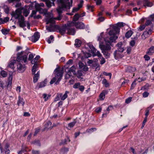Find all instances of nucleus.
Returning a JSON list of instances; mask_svg holds the SVG:
<instances>
[{
	"mask_svg": "<svg viewBox=\"0 0 154 154\" xmlns=\"http://www.w3.org/2000/svg\"><path fill=\"white\" fill-rule=\"evenodd\" d=\"M103 32H101L98 38V41H99L100 43V48L102 52L103 51H110L111 49L110 45H111L112 42L115 40L112 41L109 39V40L107 38H103Z\"/></svg>",
	"mask_w": 154,
	"mask_h": 154,
	"instance_id": "1",
	"label": "nucleus"
},
{
	"mask_svg": "<svg viewBox=\"0 0 154 154\" xmlns=\"http://www.w3.org/2000/svg\"><path fill=\"white\" fill-rule=\"evenodd\" d=\"M124 24L123 23L119 22L115 25H112V29L110 30L109 32V35L111 36L109 37L111 41L116 40L118 38L117 34H119L120 28L124 26Z\"/></svg>",
	"mask_w": 154,
	"mask_h": 154,
	"instance_id": "2",
	"label": "nucleus"
},
{
	"mask_svg": "<svg viewBox=\"0 0 154 154\" xmlns=\"http://www.w3.org/2000/svg\"><path fill=\"white\" fill-rule=\"evenodd\" d=\"M63 73V69H61L60 67L58 66L54 70V74L55 76L51 79L50 82V84H52L55 82V85H58L61 80Z\"/></svg>",
	"mask_w": 154,
	"mask_h": 154,
	"instance_id": "3",
	"label": "nucleus"
},
{
	"mask_svg": "<svg viewBox=\"0 0 154 154\" xmlns=\"http://www.w3.org/2000/svg\"><path fill=\"white\" fill-rule=\"evenodd\" d=\"M63 0H57V2H60L61 3L60 5L58 6V8L57 9V11L58 14H62L63 11L66 10L67 9H69L70 7L72 6V0H71V3L68 2L66 3L62 2Z\"/></svg>",
	"mask_w": 154,
	"mask_h": 154,
	"instance_id": "4",
	"label": "nucleus"
},
{
	"mask_svg": "<svg viewBox=\"0 0 154 154\" xmlns=\"http://www.w3.org/2000/svg\"><path fill=\"white\" fill-rule=\"evenodd\" d=\"M24 51H22L20 52H19L17 54V58L16 60L19 62H20L23 61L24 63H26L27 62V54H25L23 55V54Z\"/></svg>",
	"mask_w": 154,
	"mask_h": 154,
	"instance_id": "5",
	"label": "nucleus"
},
{
	"mask_svg": "<svg viewBox=\"0 0 154 154\" xmlns=\"http://www.w3.org/2000/svg\"><path fill=\"white\" fill-rule=\"evenodd\" d=\"M54 29L56 31L60 33L62 35H63L67 29L66 25L65 24L60 26L58 25H54Z\"/></svg>",
	"mask_w": 154,
	"mask_h": 154,
	"instance_id": "6",
	"label": "nucleus"
},
{
	"mask_svg": "<svg viewBox=\"0 0 154 154\" xmlns=\"http://www.w3.org/2000/svg\"><path fill=\"white\" fill-rule=\"evenodd\" d=\"M12 17H14L16 19L21 18L23 16L22 14V9L19 8L16 10L15 12L12 11L11 14Z\"/></svg>",
	"mask_w": 154,
	"mask_h": 154,
	"instance_id": "7",
	"label": "nucleus"
},
{
	"mask_svg": "<svg viewBox=\"0 0 154 154\" xmlns=\"http://www.w3.org/2000/svg\"><path fill=\"white\" fill-rule=\"evenodd\" d=\"M9 147L10 145L9 143H7L5 146V149H4L2 146L1 143H0V150L1 153H2L5 152V154H9L10 152V150L9 149Z\"/></svg>",
	"mask_w": 154,
	"mask_h": 154,
	"instance_id": "8",
	"label": "nucleus"
},
{
	"mask_svg": "<svg viewBox=\"0 0 154 154\" xmlns=\"http://www.w3.org/2000/svg\"><path fill=\"white\" fill-rule=\"evenodd\" d=\"M153 25H152V26L149 28H146V31H144L142 35V37L146 38L149 37V35L151 34L152 31L153 30Z\"/></svg>",
	"mask_w": 154,
	"mask_h": 154,
	"instance_id": "9",
	"label": "nucleus"
},
{
	"mask_svg": "<svg viewBox=\"0 0 154 154\" xmlns=\"http://www.w3.org/2000/svg\"><path fill=\"white\" fill-rule=\"evenodd\" d=\"M40 34L38 32H35L33 35L30 37L31 41L33 42L37 41L40 37Z\"/></svg>",
	"mask_w": 154,
	"mask_h": 154,
	"instance_id": "10",
	"label": "nucleus"
},
{
	"mask_svg": "<svg viewBox=\"0 0 154 154\" xmlns=\"http://www.w3.org/2000/svg\"><path fill=\"white\" fill-rule=\"evenodd\" d=\"M17 19L18 20V23L20 27L23 28L26 26V21H25V18L23 16H22L21 18Z\"/></svg>",
	"mask_w": 154,
	"mask_h": 154,
	"instance_id": "11",
	"label": "nucleus"
},
{
	"mask_svg": "<svg viewBox=\"0 0 154 154\" xmlns=\"http://www.w3.org/2000/svg\"><path fill=\"white\" fill-rule=\"evenodd\" d=\"M153 5V3L149 0H143V6L145 8L151 7Z\"/></svg>",
	"mask_w": 154,
	"mask_h": 154,
	"instance_id": "12",
	"label": "nucleus"
},
{
	"mask_svg": "<svg viewBox=\"0 0 154 154\" xmlns=\"http://www.w3.org/2000/svg\"><path fill=\"white\" fill-rule=\"evenodd\" d=\"M74 26L78 29H83L85 28V25L84 24L81 22H75L73 23Z\"/></svg>",
	"mask_w": 154,
	"mask_h": 154,
	"instance_id": "13",
	"label": "nucleus"
},
{
	"mask_svg": "<svg viewBox=\"0 0 154 154\" xmlns=\"http://www.w3.org/2000/svg\"><path fill=\"white\" fill-rule=\"evenodd\" d=\"M17 68L18 71L19 72H23L26 69V66L25 65H22L20 63L17 65Z\"/></svg>",
	"mask_w": 154,
	"mask_h": 154,
	"instance_id": "14",
	"label": "nucleus"
},
{
	"mask_svg": "<svg viewBox=\"0 0 154 154\" xmlns=\"http://www.w3.org/2000/svg\"><path fill=\"white\" fill-rule=\"evenodd\" d=\"M113 55L115 59L117 60L119 59L122 58L124 56L122 54L117 52V51L116 50L113 53Z\"/></svg>",
	"mask_w": 154,
	"mask_h": 154,
	"instance_id": "15",
	"label": "nucleus"
},
{
	"mask_svg": "<svg viewBox=\"0 0 154 154\" xmlns=\"http://www.w3.org/2000/svg\"><path fill=\"white\" fill-rule=\"evenodd\" d=\"M109 92L108 90H104L100 93L99 96V99L100 100H103L105 97V95L107 94Z\"/></svg>",
	"mask_w": 154,
	"mask_h": 154,
	"instance_id": "16",
	"label": "nucleus"
},
{
	"mask_svg": "<svg viewBox=\"0 0 154 154\" xmlns=\"http://www.w3.org/2000/svg\"><path fill=\"white\" fill-rule=\"evenodd\" d=\"M44 2H45V4L47 7L48 8H49L51 7V4H53V5H54V2L55 1V0H43Z\"/></svg>",
	"mask_w": 154,
	"mask_h": 154,
	"instance_id": "17",
	"label": "nucleus"
},
{
	"mask_svg": "<svg viewBox=\"0 0 154 154\" xmlns=\"http://www.w3.org/2000/svg\"><path fill=\"white\" fill-rule=\"evenodd\" d=\"M47 82V80L46 79L43 81L38 83L37 87H38V88L44 87L46 85Z\"/></svg>",
	"mask_w": 154,
	"mask_h": 154,
	"instance_id": "18",
	"label": "nucleus"
},
{
	"mask_svg": "<svg viewBox=\"0 0 154 154\" xmlns=\"http://www.w3.org/2000/svg\"><path fill=\"white\" fill-rule=\"evenodd\" d=\"M66 30L68 34L72 35H74L75 34V31L74 28H72L69 27H67Z\"/></svg>",
	"mask_w": 154,
	"mask_h": 154,
	"instance_id": "19",
	"label": "nucleus"
},
{
	"mask_svg": "<svg viewBox=\"0 0 154 154\" xmlns=\"http://www.w3.org/2000/svg\"><path fill=\"white\" fill-rule=\"evenodd\" d=\"M22 104L23 106H24L25 104L24 100L23 97H21L20 95L18 97V100L17 102V105L18 106H20V104Z\"/></svg>",
	"mask_w": 154,
	"mask_h": 154,
	"instance_id": "20",
	"label": "nucleus"
},
{
	"mask_svg": "<svg viewBox=\"0 0 154 154\" xmlns=\"http://www.w3.org/2000/svg\"><path fill=\"white\" fill-rule=\"evenodd\" d=\"M70 140L69 137L68 136H66V138L64 139L63 140H62L61 142L60 143V145H64L67 144L68 142H70Z\"/></svg>",
	"mask_w": 154,
	"mask_h": 154,
	"instance_id": "21",
	"label": "nucleus"
},
{
	"mask_svg": "<svg viewBox=\"0 0 154 154\" xmlns=\"http://www.w3.org/2000/svg\"><path fill=\"white\" fill-rule=\"evenodd\" d=\"M136 70V69L134 67L128 66L125 69V71L128 72H134Z\"/></svg>",
	"mask_w": 154,
	"mask_h": 154,
	"instance_id": "22",
	"label": "nucleus"
},
{
	"mask_svg": "<svg viewBox=\"0 0 154 154\" xmlns=\"http://www.w3.org/2000/svg\"><path fill=\"white\" fill-rule=\"evenodd\" d=\"M154 53V46H151L148 49L146 54L149 55H152Z\"/></svg>",
	"mask_w": 154,
	"mask_h": 154,
	"instance_id": "23",
	"label": "nucleus"
},
{
	"mask_svg": "<svg viewBox=\"0 0 154 154\" xmlns=\"http://www.w3.org/2000/svg\"><path fill=\"white\" fill-rule=\"evenodd\" d=\"M82 43V41L81 40L78 39H76L75 40V46L76 47H79L80 46Z\"/></svg>",
	"mask_w": 154,
	"mask_h": 154,
	"instance_id": "24",
	"label": "nucleus"
},
{
	"mask_svg": "<svg viewBox=\"0 0 154 154\" xmlns=\"http://www.w3.org/2000/svg\"><path fill=\"white\" fill-rule=\"evenodd\" d=\"M74 75H76L78 79H80L81 77L83 75L82 71L79 70H78L77 72H75V74Z\"/></svg>",
	"mask_w": 154,
	"mask_h": 154,
	"instance_id": "25",
	"label": "nucleus"
},
{
	"mask_svg": "<svg viewBox=\"0 0 154 154\" xmlns=\"http://www.w3.org/2000/svg\"><path fill=\"white\" fill-rule=\"evenodd\" d=\"M110 51H103L102 52L106 58L108 59L110 57Z\"/></svg>",
	"mask_w": 154,
	"mask_h": 154,
	"instance_id": "26",
	"label": "nucleus"
},
{
	"mask_svg": "<svg viewBox=\"0 0 154 154\" xmlns=\"http://www.w3.org/2000/svg\"><path fill=\"white\" fill-rule=\"evenodd\" d=\"M69 93V92L67 91H66L65 93L63 94V95L62 96V94H59L60 97H61V99L62 100H65L67 97V94Z\"/></svg>",
	"mask_w": 154,
	"mask_h": 154,
	"instance_id": "27",
	"label": "nucleus"
},
{
	"mask_svg": "<svg viewBox=\"0 0 154 154\" xmlns=\"http://www.w3.org/2000/svg\"><path fill=\"white\" fill-rule=\"evenodd\" d=\"M81 17V15L78 13H77L73 16V21L76 22L78 20L80 17Z\"/></svg>",
	"mask_w": 154,
	"mask_h": 154,
	"instance_id": "28",
	"label": "nucleus"
},
{
	"mask_svg": "<svg viewBox=\"0 0 154 154\" xmlns=\"http://www.w3.org/2000/svg\"><path fill=\"white\" fill-rule=\"evenodd\" d=\"M51 122L50 121H48L46 122L45 124V129H49L51 127Z\"/></svg>",
	"mask_w": 154,
	"mask_h": 154,
	"instance_id": "29",
	"label": "nucleus"
},
{
	"mask_svg": "<svg viewBox=\"0 0 154 154\" xmlns=\"http://www.w3.org/2000/svg\"><path fill=\"white\" fill-rule=\"evenodd\" d=\"M51 95L44 93L42 94V97L45 101H46L51 98Z\"/></svg>",
	"mask_w": 154,
	"mask_h": 154,
	"instance_id": "30",
	"label": "nucleus"
},
{
	"mask_svg": "<svg viewBox=\"0 0 154 154\" xmlns=\"http://www.w3.org/2000/svg\"><path fill=\"white\" fill-rule=\"evenodd\" d=\"M4 11L7 14H8L9 13L10 8L7 5H4L3 6Z\"/></svg>",
	"mask_w": 154,
	"mask_h": 154,
	"instance_id": "31",
	"label": "nucleus"
},
{
	"mask_svg": "<svg viewBox=\"0 0 154 154\" xmlns=\"http://www.w3.org/2000/svg\"><path fill=\"white\" fill-rule=\"evenodd\" d=\"M102 84L104 85L106 88H107L109 86V84L106 79H103L102 81Z\"/></svg>",
	"mask_w": 154,
	"mask_h": 154,
	"instance_id": "32",
	"label": "nucleus"
},
{
	"mask_svg": "<svg viewBox=\"0 0 154 154\" xmlns=\"http://www.w3.org/2000/svg\"><path fill=\"white\" fill-rule=\"evenodd\" d=\"M133 33V32L131 30L128 31L125 34V36L127 38H128L131 36Z\"/></svg>",
	"mask_w": 154,
	"mask_h": 154,
	"instance_id": "33",
	"label": "nucleus"
},
{
	"mask_svg": "<svg viewBox=\"0 0 154 154\" xmlns=\"http://www.w3.org/2000/svg\"><path fill=\"white\" fill-rule=\"evenodd\" d=\"M54 25H53L52 24H51L50 26H48L46 28L47 30L49 31L50 32L54 31Z\"/></svg>",
	"mask_w": 154,
	"mask_h": 154,
	"instance_id": "34",
	"label": "nucleus"
},
{
	"mask_svg": "<svg viewBox=\"0 0 154 154\" xmlns=\"http://www.w3.org/2000/svg\"><path fill=\"white\" fill-rule=\"evenodd\" d=\"M76 68L74 66H73L71 67L68 70V72H72L74 75L75 74V70Z\"/></svg>",
	"mask_w": 154,
	"mask_h": 154,
	"instance_id": "35",
	"label": "nucleus"
},
{
	"mask_svg": "<svg viewBox=\"0 0 154 154\" xmlns=\"http://www.w3.org/2000/svg\"><path fill=\"white\" fill-rule=\"evenodd\" d=\"M16 60H14L12 61H11L9 63L8 66L12 69H14V64L15 63Z\"/></svg>",
	"mask_w": 154,
	"mask_h": 154,
	"instance_id": "36",
	"label": "nucleus"
},
{
	"mask_svg": "<svg viewBox=\"0 0 154 154\" xmlns=\"http://www.w3.org/2000/svg\"><path fill=\"white\" fill-rule=\"evenodd\" d=\"M32 143L39 146H41L40 141L38 140L35 139L34 141L32 142Z\"/></svg>",
	"mask_w": 154,
	"mask_h": 154,
	"instance_id": "37",
	"label": "nucleus"
},
{
	"mask_svg": "<svg viewBox=\"0 0 154 154\" xmlns=\"http://www.w3.org/2000/svg\"><path fill=\"white\" fill-rule=\"evenodd\" d=\"M10 30L9 29H2L1 31L3 34L6 35L9 33Z\"/></svg>",
	"mask_w": 154,
	"mask_h": 154,
	"instance_id": "38",
	"label": "nucleus"
},
{
	"mask_svg": "<svg viewBox=\"0 0 154 154\" xmlns=\"http://www.w3.org/2000/svg\"><path fill=\"white\" fill-rule=\"evenodd\" d=\"M76 123V121L75 119L73 121L68 124V126L70 128L73 127Z\"/></svg>",
	"mask_w": 154,
	"mask_h": 154,
	"instance_id": "39",
	"label": "nucleus"
},
{
	"mask_svg": "<svg viewBox=\"0 0 154 154\" xmlns=\"http://www.w3.org/2000/svg\"><path fill=\"white\" fill-rule=\"evenodd\" d=\"M39 76L36 75L35 74H34V75L33 77V82L34 83L37 82Z\"/></svg>",
	"mask_w": 154,
	"mask_h": 154,
	"instance_id": "40",
	"label": "nucleus"
},
{
	"mask_svg": "<svg viewBox=\"0 0 154 154\" xmlns=\"http://www.w3.org/2000/svg\"><path fill=\"white\" fill-rule=\"evenodd\" d=\"M0 74L3 77H5L7 75V72L4 70H2L1 71Z\"/></svg>",
	"mask_w": 154,
	"mask_h": 154,
	"instance_id": "41",
	"label": "nucleus"
},
{
	"mask_svg": "<svg viewBox=\"0 0 154 154\" xmlns=\"http://www.w3.org/2000/svg\"><path fill=\"white\" fill-rule=\"evenodd\" d=\"M62 17L63 16L62 14H58V16L57 17H54V19L57 20H60L62 19Z\"/></svg>",
	"mask_w": 154,
	"mask_h": 154,
	"instance_id": "42",
	"label": "nucleus"
},
{
	"mask_svg": "<svg viewBox=\"0 0 154 154\" xmlns=\"http://www.w3.org/2000/svg\"><path fill=\"white\" fill-rule=\"evenodd\" d=\"M152 24V25H153L154 26V24L152 23V21L150 20H147L145 23V25L146 26H148L149 25Z\"/></svg>",
	"mask_w": 154,
	"mask_h": 154,
	"instance_id": "43",
	"label": "nucleus"
},
{
	"mask_svg": "<svg viewBox=\"0 0 154 154\" xmlns=\"http://www.w3.org/2000/svg\"><path fill=\"white\" fill-rule=\"evenodd\" d=\"M80 85V82H77L76 83H75L73 85V87L75 89L79 88Z\"/></svg>",
	"mask_w": 154,
	"mask_h": 154,
	"instance_id": "44",
	"label": "nucleus"
},
{
	"mask_svg": "<svg viewBox=\"0 0 154 154\" xmlns=\"http://www.w3.org/2000/svg\"><path fill=\"white\" fill-rule=\"evenodd\" d=\"M92 66L93 67H95L96 69H97L98 68H100V65L98 63H95L92 64Z\"/></svg>",
	"mask_w": 154,
	"mask_h": 154,
	"instance_id": "45",
	"label": "nucleus"
},
{
	"mask_svg": "<svg viewBox=\"0 0 154 154\" xmlns=\"http://www.w3.org/2000/svg\"><path fill=\"white\" fill-rule=\"evenodd\" d=\"M97 56L99 58H101V57L102 56V54L99 51H97L96 54L93 55V57Z\"/></svg>",
	"mask_w": 154,
	"mask_h": 154,
	"instance_id": "46",
	"label": "nucleus"
},
{
	"mask_svg": "<svg viewBox=\"0 0 154 154\" xmlns=\"http://www.w3.org/2000/svg\"><path fill=\"white\" fill-rule=\"evenodd\" d=\"M147 118H144V120H143L142 123V125L141 126L142 129L143 128L145 125L147 121Z\"/></svg>",
	"mask_w": 154,
	"mask_h": 154,
	"instance_id": "47",
	"label": "nucleus"
},
{
	"mask_svg": "<svg viewBox=\"0 0 154 154\" xmlns=\"http://www.w3.org/2000/svg\"><path fill=\"white\" fill-rule=\"evenodd\" d=\"M87 9L90 10V11H91V12H93V9H94V7L93 6H91V5H87Z\"/></svg>",
	"mask_w": 154,
	"mask_h": 154,
	"instance_id": "48",
	"label": "nucleus"
},
{
	"mask_svg": "<svg viewBox=\"0 0 154 154\" xmlns=\"http://www.w3.org/2000/svg\"><path fill=\"white\" fill-rule=\"evenodd\" d=\"M136 81H134V82H132L131 84V86L130 89L132 90L133 89L135 86H136Z\"/></svg>",
	"mask_w": 154,
	"mask_h": 154,
	"instance_id": "49",
	"label": "nucleus"
},
{
	"mask_svg": "<svg viewBox=\"0 0 154 154\" xmlns=\"http://www.w3.org/2000/svg\"><path fill=\"white\" fill-rule=\"evenodd\" d=\"M40 131V129L39 128H38L35 129V131L34 134L33 135L35 136Z\"/></svg>",
	"mask_w": 154,
	"mask_h": 154,
	"instance_id": "50",
	"label": "nucleus"
},
{
	"mask_svg": "<svg viewBox=\"0 0 154 154\" xmlns=\"http://www.w3.org/2000/svg\"><path fill=\"white\" fill-rule=\"evenodd\" d=\"M83 55H84V58H86L90 57L91 55V54L89 53H84Z\"/></svg>",
	"mask_w": 154,
	"mask_h": 154,
	"instance_id": "51",
	"label": "nucleus"
},
{
	"mask_svg": "<svg viewBox=\"0 0 154 154\" xmlns=\"http://www.w3.org/2000/svg\"><path fill=\"white\" fill-rule=\"evenodd\" d=\"M103 75L106 76H109L110 79H111L112 76V74L111 73H108L106 72H103Z\"/></svg>",
	"mask_w": 154,
	"mask_h": 154,
	"instance_id": "52",
	"label": "nucleus"
},
{
	"mask_svg": "<svg viewBox=\"0 0 154 154\" xmlns=\"http://www.w3.org/2000/svg\"><path fill=\"white\" fill-rule=\"evenodd\" d=\"M97 129L96 128H91L89 129H88L86 130V132H92L94 131V130L96 131Z\"/></svg>",
	"mask_w": 154,
	"mask_h": 154,
	"instance_id": "53",
	"label": "nucleus"
},
{
	"mask_svg": "<svg viewBox=\"0 0 154 154\" xmlns=\"http://www.w3.org/2000/svg\"><path fill=\"white\" fill-rule=\"evenodd\" d=\"M85 66L84 64L81 62V61H79V68L80 69H81L82 68V67Z\"/></svg>",
	"mask_w": 154,
	"mask_h": 154,
	"instance_id": "54",
	"label": "nucleus"
},
{
	"mask_svg": "<svg viewBox=\"0 0 154 154\" xmlns=\"http://www.w3.org/2000/svg\"><path fill=\"white\" fill-rule=\"evenodd\" d=\"M83 1L82 0H81L79 4H78V8L80 9L81 8H82L83 6Z\"/></svg>",
	"mask_w": 154,
	"mask_h": 154,
	"instance_id": "55",
	"label": "nucleus"
},
{
	"mask_svg": "<svg viewBox=\"0 0 154 154\" xmlns=\"http://www.w3.org/2000/svg\"><path fill=\"white\" fill-rule=\"evenodd\" d=\"M125 50V49L124 47H120L119 48H118L117 49V52H120L121 53L123 52Z\"/></svg>",
	"mask_w": 154,
	"mask_h": 154,
	"instance_id": "56",
	"label": "nucleus"
},
{
	"mask_svg": "<svg viewBox=\"0 0 154 154\" xmlns=\"http://www.w3.org/2000/svg\"><path fill=\"white\" fill-rule=\"evenodd\" d=\"M149 109H146L145 110V118H148V117L149 114Z\"/></svg>",
	"mask_w": 154,
	"mask_h": 154,
	"instance_id": "57",
	"label": "nucleus"
},
{
	"mask_svg": "<svg viewBox=\"0 0 154 154\" xmlns=\"http://www.w3.org/2000/svg\"><path fill=\"white\" fill-rule=\"evenodd\" d=\"M149 95V93L145 91L143 94V96L144 97H147Z\"/></svg>",
	"mask_w": 154,
	"mask_h": 154,
	"instance_id": "58",
	"label": "nucleus"
},
{
	"mask_svg": "<svg viewBox=\"0 0 154 154\" xmlns=\"http://www.w3.org/2000/svg\"><path fill=\"white\" fill-rule=\"evenodd\" d=\"M102 107H97L95 109V111L97 113H99L102 110Z\"/></svg>",
	"mask_w": 154,
	"mask_h": 154,
	"instance_id": "59",
	"label": "nucleus"
},
{
	"mask_svg": "<svg viewBox=\"0 0 154 154\" xmlns=\"http://www.w3.org/2000/svg\"><path fill=\"white\" fill-rule=\"evenodd\" d=\"M131 100L132 97H129L125 100V102L126 103H129L131 102Z\"/></svg>",
	"mask_w": 154,
	"mask_h": 154,
	"instance_id": "60",
	"label": "nucleus"
},
{
	"mask_svg": "<svg viewBox=\"0 0 154 154\" xmlns=\"http://www.w3.org/2000/svg\"><path fill=\"white\" fill-rule=\"evenodd\" d=\"M35 8L37 11H38L39 8H41L39 4L38 3H35Z\"/></svg>",
	"mask_w": 154,
	"mask_h": 154,
	"instance_id": "61",
	"label": "nucleus"
},
{
	"mask_svg": "<svg viewBox=\"0 0 154 154\" xmlns=\"http://www.w3.org/2000/svg\"><path fill=\"white\" fill-rule=\"evenodd\" d=\"M82 70L85 72H87L88 70V68L86 65L85 66L82 67Z\"/></svg>",
	"mask_w": 154,
	"mask_h": 154,
	"instance_id": "62",
	"label": "nucleus"
},
{
	"mask_svg": "<svg viewBox=\"0 0 154 154\" xmlns=\"http://www.w3.org/2000/svg\"><path fill=\"white\" fill-rule=\"evenodd\" d=\"M79 89L81 92H83L85 89V87L82 85H80L79 88Z\"/></svg>",
	"mask_w": 154,
	"mask_h": 154,
	"instance_id": "63",
	"label": "nucleus"
},
{
	"mask_svg": "<svg viewBox=\"0 0 154 154\" xmlns=\"http://www.w3.org/2000/svg\"><path fill=\"white\" fill-rule=\"evenodd\" d=\"M32 154H40V151L38 150H32Z\"/></svg>",
	"mask_w": 154,
	"mask_h": 154,
	"instance_id": "64",
	"label": "nucleus"
}]
</instances>
